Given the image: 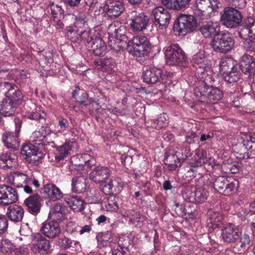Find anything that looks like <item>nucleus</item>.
<instances>
[{
    "instance_id": "nucleus-49",
    "label": "nucleus",
    "mask_w": 255,
    "mask_h": 255,
    "mask_svg": "<svg viewBox=\"0 0 255 255\" xmlns=\"http://www.w3.org/2000/svg\"><path fill=\"white\" fill-rule=\"evenodd\" d=\"M239 182L238 180L229 178L226 186V190L224 191V195H229L235 193L239 187Z\"/></svg>"
},
{
    "instance_id": "nucleus-47",
    "label": "nucleus",
    "mask_w": 255,
    "mask_h": 255,
    "mask_svg": "<svg viewBox=\"0 0 255 255\" xmlns=\"http://www.w3.org/2000/svg\"><path fill=\"white\" fill-rule=\"evenodd\" d=\"M101 65L103 70L108 73L115 72L117 70L116 62L111 58L103 59L101 62Z\"/></svg>"
},
{
    "instance_id": "nucleus-64",
    "label": "nucleus",
    "mask_w": 255,
    "mask_h": 255,
    "mask_svg": "<svg viewBox=\"0 0 255 255\" xmlns=\"http://www.w3.org/2000/svg\"><path fill=\"white\" fill-rule=\"evenodd\" d=\"M19 233L21 236L24 237V238H27V237L31 234V231L27 223L21 224Z\"/></svg>"
},
{
    "instance_id": "nucleus-55",
    "label": "nucleus",
    "mask_w": 255,
    "mask_h": 255,
    "mask_svg": "<svg viewBox=\"0 0 255 255\" xmlns=\"http://www.w3.org/2000/svg\"><path fill=\"white\" fill-rule=\"evenodd\" d=\"M86 199L89 204H98L101 202L102 198L99 191L94 190L86 196Z\"/></svg>"
},
{
    "instance_id": "nucleus-31",
    "label": "nucleus",
    "mask_w": 255,
    "mask_h": 255,
    "mask_svg": "<svg viewBox=\"0 0 255 255\" xmlns=\"http://www.w3.org/2000/svg\"><path fill=\"white\" fill-rule=\"evenodd\" d=\"M123 184L120 179H112L108 184L101 185L102 191L106 194L118 193L122 189Z\"/></svg>"
},
{
    "instance_id": "nucleus-61",
    "label": "nucleus",
    "mask_w": 255,
    "mask_h": 255,
    "mask_svg": "<svg viewBox=\"0 0 255 255\" xmlns=\"http://www.w3.org/2000/svg\"><path fill=\"white\" fill-rule=\"evenodd\" d=\"M85 22V15L83 13H79L78 16H75V22L73 26L81 28L84 25Z\"/></svg>"
},
{
    "instance_id": "nucleus-24",
    "label": "nucleus",
    "mask_w": 255,
    "mask_h": 255,
    "mask_svg": "<svg viewBox=\"0 0 255 255\" xmlns=\"http://www.w3.org/2000/svg\"><path fill=\"white\" fill-rule=\"evenodd\" d=\"M200 31L205 38L215 37L220 31V24L218 22L207 21L201 26Z\"/></svg>"
},
{
    "instance_id": "nucleus-19",
    "label": "nucleus",
    "mask_w": 255,
    "mask_h": 255,
    "mask_svg": "<svg viewBox=\"0 0 255 255\" xmlns=\"http://www.w3.org/2000/svg\"><path fill=\"white\" fill-rule=\"evenodd\" d=\"M196 96L201 98L200 100L204 103L215 104L222 98L223 94L219 88L209 85L207 86V91L205 95Z\"/></svg>"
},
{
    "instance_id": "nucleus-46",
    "label": "nucleus",
    "mask_w": 255,
    "mask_h": 255,
    "mask_svg": "<svg viewBox=\"0 0 255 255\" xmlns=\"http://www.w3.org/2000/svg\"><path fill=\"white\" fill-rule=\"evenodd\" d=\"M168 117L165 113L159 115L155 121L152 123V127L155 128L159 129L165 128L168 125Z\"/></svg>"
},
{
    "instance_id": "nucleus-53",
    "label": "nucleus",
    "mask_w": 255,
    "mask_h": 255,
    "mask_svg": "<svg viewBox=\"0 0 255 255\" xmlns=\"http://www.w3.org/2000/svg\"><path fill=\"white\" fill-rule=\"evenodd\" d=\"M206 61L207 55L205 51L203 50H199L192 57V62L194 64L206 65L205 63Z\"/></svg>"
},
{
    "instance_id": "nucleus-17",
    "label": "nucleus",
    "mask_w": 255,
    "mask_h": 255,
    "mask_svg": "<svg viewBox=\"0 0 255 255\" xmlns=\"http://www.w3.org/2000/svg\"><path fill=\"white\" fill-rule=\"evenodd\" d=\"M103 8L107 15L112 18L118 17L125 9L123 0H107Z\"/></svg>"
},
{
    "instance_id": "nucleus-5",
    "label": "nucleus",
    "mask_w": 255,
    "mask_h": 255,
    "mask_svg": "<svg viewBox=\"0 0 255 255\" xmlns=\"http://www.w3.org/2000/svg\"><path fill=\"white\" fill-rule=\"evenodd\" d=\"M210 45L216 52L227 53L233 47L234 40L229 33H219L212 39Z\"/></svg>"
},
{
    "instance_id": "nucleus-9",
    "label": "nucleus",
    "mask_w": 255,
    "mask_h": 255,
    "mask_svg": "<svg viewBox=\"0 0 255 255\" xmlns=\"http://www.w3.org/2000/svg\"><path fill=\"white\" fill-rule=\"evenodd\" d=\"M14 122L15 132H4L2 136V140L4 146L7 148L16 150L19 145L18 135L21 128V122L18 118L14 119Z\"/></svg>"
},
{
    "instance_id": "nucleus-63",
    "label": "nucleus",
    "mask_w": 255,
    "mask_h": 255,
    "mask_svg": "<svg viewBox=\"0 0 255 255\" xmlns=\"http://www.w3.org/2000/svg\"><path fill=\"white\" fill-rule=\"evenodd\" d=\"M245 20L247 25L250 28L251 33L255 36V19L253 17L249 16Z\"/></svg>"
},
{
    "instance_id": "nucleus-32",
    "label": "nucleus",
    "mask_w": 255,
    "mask_h": 255,
    "mask_svg": "<svg viewBox=\"0 0 255 255\" xmlns=\"http://www.w3.org/2000/svg\"><path fill=\"white\" fill-rule=\"evenodd\" d=\"M43 192L51 201H55L60 200L63 197L61 190L54 184H47L43 187Z\"/></svg>"
},
{
    "instance_id": "nucleus-52",
    "label": "nucleus",
    "mask_w": 255,
    "mask_h": 255,
    "mask_svg": "<svg viewBox=\"0 0 255 255\" xmlns=\"http://www.w3.org/2000/svg\"><path fill=\"white\" fill-rule=\"evenodd\" d=\"M45 115V113L40 108H36L34 111L28 112L26 116L30 120H38L44 119Z\"/></svg>"
},
{
    "instance_id": "nucleus-41",
    "label": "nucleus",
    "mask_w": 255,
    "mask_h": 255,
    "mask_svg": "<svg viewBox=\"0 0 255 255\" xmlns=\"http://www.w3.org/2000/svg\"><path fill=\"white\" fill-rule=\"evenodd\" d=\"M15 246L9 240L3 239L0 241V255H10Z\"/></svg>"
},
{
    "instance_id": "nucleus-11",
    "label": "nucleus",
    "mask_w": 255,
    "mask_h": 255,
    "mask_svg": "<svg viewBox=\"0 0 255 255\" xmlns=\"http://www.w3.org/2000/svg\"><path fill=\"white\" fill-rule=\"evenodd\" d=\"M223 23L228 28H235L242 21V15L238 10L231 7L224 8L221 17Z\"/></svg>"
},
{
    "instance_id": "nucleus-29",
    "label": "nucleus",
    "mask_w": 255,
    "mask_h": 255,
    "mask_svg": "<svg viewBox=\"0 0 255 255\" xmlns=\"http://www.w3.org/2000/svg\"><path fill=\"white\" fill-rule=\"evenodd\" d=\"M209 218L207 220V227L209 232H212L214 229L218 228L222 224L223 216L221 213L218 211L209 212Z\"/></svg>"
},
{
    "instance_id": "nucleus-57",
    "label": "nucleus",
    "mask_w": 255,
    "mask_h": 255,
    "mask_svg": "<svg viewBox=\"0 0 255 255\" xmlns=\"http://www.w3.org/2000/svg\"><path fill=\"white\" fill-rule=\"evenodd\" d=\"M57 128L59 132L64 133L69 128L68 121L64 118L59 119Z\"/></svg>"
},
{
    "instance_id": "nucleus-23",
    "label": "nucleus",
    "mask_w": 255,
    "mask_h": 255,
    "mask_svg": "<svg viewBox=\"0 0 255 255\" xmlns=\"http://www.w3.org/2000/svg\"><path fill=\"white\" fill-rule=\"evenodd\" d=\"M111 175L110 170L104 166L95 167L90 173L91 179L95 182L101 184L103 185L106 179Z\"/></svg>"
},
{
    "instance_id": "nucleus-37",
    "label": "nucleus",
    "mask_w": 255,
    "mask_h": 255,
    "mask_svg": "<svg viewBox=\"0 0 255 255\" xmlns=\"http://www.w3.org/2000/svg\"><path fill=\"white\" fill-rule=\"evenodd\" d=\"M72 142H66L63 145L56 146V151L55 153V159L57 161L63 160L68 156L70 150L71 149Z\"/></svg>"
},
{
    "instance_id": "nucleus-25",
    "label": "nucleus",
    "mask_w": 255,
    "mask_h": 255,
    "mask_svg": "<svg viewBox=\"0 0 255 255\" xmlns=\"http://www.w3.org/2000/svg\"><path fill=\"white\" fill-rule=\"evenodd\" d=\"M240 69L245 74L249 75L255 73V59L253 56L245 54L242 56Z\"/></svg>"
},
{
    "instance_id": "nucleus-12",
    "label": "nucleus",
    "mask_w": 255,
    "mask_h": 255,
    "mask_svg": "<svg viewBox=\"0 0 255 255\" xmlns=\"http://www.w3.org/2000/svg\"><path fill=\"white\" fill-rule=\"evenodd\" d=\"M241 235V229L231 223L224 225L221 229V237L226 243H235L239 240Z\"/></svg>"
},
{
    "instance_id": "nucleus-48",
    "label": "nucleus",
    "mask_w": 255,
    "mask_h": 255,
    "mask_svg": "<svg viewBox=\"0 0 255 255\" xmlns=\"http://www.w3.org/2000/svg\"><path fill=\"white\" fill-rule=\"evenodd\" d=\"M204 186V188H195V202L203 203L205 201L208 196V193Z\"/></svg>"
},
{
    "instance_id": "nucleus-35",
    "label": "nucleus",
    "mask_w": 255,
    "mask_h": 255,
    "mask_svg": "<svg viewBox=\"0 0 255 255\" xmlns=\"http://www.w3.org/2000/svg\"><path fill=\"white\" fill-rule=\"evenodd\" d=\"M109 38H118L125 36V28L119 21H115L109 25L108 30Z\"/></svg>"
},
{
    "instance_id": "nucleus-15",
    "label": "nucleus",
    "mask_w": 255,
    "mask_h": 255,
    "mask_svg": "<svg viewBox=\"0 0 255 255\" xmlns=\"http://www.w3.org/2000/svg\"><path fill=\"white\" fill-rule=\"evenodd\" d=\"M156 25L159 28L166 27L169 24L171 15L169 11L162 6H157L153 8L151 11Z\"/></svg>"
},
{
    "instance_id": "nucleus-28",
    "label": "nucleus",
    "mask_w": 255,
    "mask_h": 255,
    "mask_svg": "<svg viewBox=\"0 0 255 255\" xmlns=\"http://www.w3.org/2000/svg\"><path fill=\"white\" fill-rule=\"evenodd\" d=\"M24 213V210L21 206L14 204L7 208L6 215L10 221L14 222H19L23 219Z\"/></svg>"
},
{
    "instance_id": "nucleus-1",
    "label": "nucleus",
    "mask_w": 255,
    "mask_h": 255,
    "mask_svg": "<svg viewBox=\"0 0 255 255\" xmlns=\"http://www.w3.org/2000/svg\"><path fill=\"white\" fill-rule=\"evenodd\" d=\"M51 130L47 127H42L39 130L34 131L30 137L33 144H25L21 148V154L29 163L36 164L39 160L38 148L36 145H45L48 143L47 136Z\"/></svg>"
},
{
    "instance_id": "nucleus-3",
    "label": "nucleus",
    "mask_w": 255,
    "mask_h": 255,
    "mask_svg": "<svg viewBox=\"0 0 255 255\" xmlns=\"http://www.w3.org/2000/svg\"><path fill=\"white\" fill-rule=\"evenodd\" d=\"M166 63L169 65L185 67L188 64L184 52L178 44H171L164 48Z\"/></svg>"
},
{
    "instance_id": "nucleus-51",
    "label": "nucleus",
    "mask_w": 255,
    "mask_h": 255,
    "mask_svg": "<svg viewBox=\"0 0 255 255\" xmlns=\"http://www.w3.org/2000/svg\"><path fill=\"white\" fill-rule=\"evenodd\" d=\"M195 187L187 186L182 192V197L184 200L194 203L195 200Z\"/></svg>"
},
{
    "instance_id": "nucleus-27",
    "label": "nucleus",
    "mask_w": 255,
    "mask_h": 255,
    "mask_svg": "<svg viewBox=\"0 0 255 255\" xmlns=\"http://www.w3.org/2000/svg\"><path fill=\"white\" fill-rule=\"evenodd\" d=\"M206 156L207 153L205 150L197 149L195 151V155L193 157L192 161L190 162L189 164L192 168L188 170V173L193 172V176L195 177L194 172L196 171L195 168L201 166L207 161Z\"/></svg>"
},
{
    "instance_id": "nucleus-56",
    "label": "nucleus",
    "mask_w": 255,
    "mask_h": 255,
    "mask_svg": "<svg viewBox=\"0 0 255 255\" xmlns=\"http://www.w3.org/2000/svg\"><path fill=\"white\" fill-rule=\"evenodd\" d=\"M243 46L247 51H255V36L252 35L243 42Z\"/></svg>"
},
{
    "instance_id": "nucleus-58",
    "label": "nucleus",
    "mask_w": 255,
    "mask_h": 255,
    "mask_svg": "<svg viewBox=\"0 0 255 255\" xmlns=\"http://www.w3.org/2000/svg\"><path fill=\"white\" fill-rule=\"evenodd\" d=\"M112 255H129V251L127 247L119 245L112 250Z\"/></svg>"
},
{
    "instance_id": "nucleus-21",
    "label": "nucleus",
    "mask_w": 255,
    "mask_h": 255,
    "mask_svg": "<svg viewBox=\"0 0 255 255\" xmlns=\"http://www.w3.org/2000/svg\"><path fill=\"white\" fill-rule=\"evenodd\" d=\"M228 179L225 176H221L216 177L213 182L207 176L204 177V186H207L210 189L213 188L218 192L224 194Z\"/></svg>"
},
{
    "instance_id": "nucleus-13",
    "label": "nucleus",
    "mask_w": 255,
    "mask_h": 255,
    "mask_svg": "<svg viewBox=\"0 0 255 255\" xmlns=\"http://www.w3.org/2000/svg\"><path fill=\"white\" fill-rule=\"evenodd\" d=\"M186 155L179 151L169 150L166 152L164 162L170 170H174L180 166L182 162L185 159Z\"/></svg>"
},
{
    "instance_id": "nucleus-30",
    "label": "nucleus",
    "mask_w": 255,
    "mask_h": 255,
    "mask_svg": "<svg viewBox=\"0 0 255 255\" xmlns=\"http://www.w3.org/2000/svg\"><path fill=\"white\" fill-rule=\"evenodd\" d=\"M16 108V106L10 97L7 96L0 102V114L4 117L11 116L14 114Z\"/></svg>"
},
{
    "instance_id": "nucleus-34",
    "label": "nucleus",
    "mask_w": 255,
    "mask_h": 255,
    "mask_svg": "<svg viewBox=\"0 0 255 255\" xmlns=\"http://www.w3.org/2000/svg\"><path fill=\"white\" fill-rule=\"evenodd\" d=\"M17 165V158L15 155L7 153L0 154V168H15Z\"/></svg>"
},
{
    "instance_id": "nucleus-4",
    "label": "nucleus",
    "mask_w": 255,
    "mask_h": 255,
    "mask_svg": "<svg viewBox=\"0 0 255 255\" xmlns=\"http://www.w3.org/2000/svg\"><path fill=\"white\" fill-rule=\"evenodd\" d=\"M129 52L134 56H144L150 49V43L145 36H136L128 42Z\"/></svg>"
},
{
    "instance_id": "nucleus-54",
    "label": "nucleus",
    "mask_w": 255,
    "mask_h": 255,
    "mask_svg": "<svg viewBox=\"0 0 255 255\" xmlns=\"http://www.w3.org/2000/svg\"><path fill=\"white\" fill-rule=\"evenodd\" d=\"M50 9L51 10V14L54 18V20H56V18H64V10L61 6L54 3H52L50 5Z\"/></svg>"
},
{
    "instance_id": "nucleus-16",
    "label": "nucleus",
    "mask_w": 255,
    "mask_h": 255,
    "mask_svg": "<svg viewBox=\"0 0 255 255\" xmlns=\"http://www.w3.org/2000/svg\"><path fill=\"white\" fill-rule=\"evenodd\" d=\"M7 182L17 188H21L23 185L30 184L32 182V175H28L21 172H13L7 174Z\"/></svg>"
},
{
    "instance_id": "nucleus-45",
    "label": "nucleus",
    "mask_w": 255,
    "mask_h": 255,
    "mask_svg": "<svg viewBox=\"0 0 255 255\" xmlns=\"http://www.w3.org/2000/svg\"><path fill=\"white\" fill-rule=\"evenodd\" d=\"M225 80L229 83H234L238 81L241 77V73L238 70V68L236 67L234 69L230 70L227 73H225L223 75Z\"/></svg>"
},
{
    "instance_id": "nucleus-14",
    "label": "nucleus",
    "mask_w": 255,
    "mask_h": 255,
    "mask_svg": "<svg viewBox=\"0 0 255 255\" xmlns=\"http://www.w3.org/2000/svg\"><path fill=\"white\" fill-rule=\"evenodd\" d=\"M18 199L17 191L13 188L6 185H0V205L8 206L15 203Z\"/></svg>"
},
{
    "instance_id": "nucleus-39",
    "label": "nucleus",
    "mask_w": 255,
    "mask_h": 255,
    "mask_svg": "<svg viewBox=\"0 0 255 255\" xmlns=\"http://www.w3.org/2000/svg\"><path fill=\"white\" fill-rule=\"evenodd\" d=\"M98 34L99 33H97L94 29L82 31L80 43L82 42L85 44H87V46L90 48V45L94 40L96 36H98Z\"/></svg>"
},
{
    "instance_id": "nucleus-8",
    "label": "nucleus",
    "mask_w": 255,
    "mask_h": 255,
    "mask_svg": "<svg viewBox=\"0 0 255 255\" xmlns=\"http://www.w3.org/2000/svg\"><path fill=\"white\" fill-rule=\"evenodd\" d=\"M129 16L130 27L134 32L142 31L149 25V18L143 12L133 10L130 12Z\"/></svg>"
},
{
    "instance_id": "nucleus-42",
    "label": "nucleus",
    "mask_w": 255,
    "mask_h": 255,
    "mask_svg": "<svg viewBox=\"0 0 255 255\" xmlns=\"http://www.w3.org/2000/svg\"><path fill=\"white\" fill-rule=\"evenodd\" d=\"M236 66L233 59L231 58L224 57L221 59L220 62V71L223 75L230 70L234 69Z\"/></svg>"
},
{
    "instance_id": "nucleus-10",
    "label": "nucleus",
    "mask_w": 255,
    "mask_h": 255,
    "mask_svg": "<svg viewBox=\"0 0 255 255\" xmlns=\"http://www.w3.org/2000/svg\"><path fill=\"white\" fill-rule=\"evenodd\" d=\"M31 249L35 255H45L50 253L51 246L48 240L37 233L33 236Z\"/></svg>"
},
{
    "instance_id": "nucleus-36",
    "label": "nucleus",
    "mask_w": 255,
    "mask_h": 255,
    "mask_svg": "<svg viewBox=\"0 0 255 255\" xmlns=\"http://www.w3.org/2000/svg\"><path fill=\"white\" fill-rule=\"evenodd\" d=\"M65 201L70 207L76 212H81L84 209V202L78 196H70L66 198Z\"/></svg>"
},
{
    "instance_id": "nucleus-26",
    "label": "nucleus",
    "mask_w": 255,
    "mask_h": 255,
    "mask_svg": "<svg viewBox=\"0 0 255 255\" xmlns=\"http://www.w3.org/2000/svg\"><path fill=\"white\" fill-rule=\"evenodd\" d=\"M41 199L38 194H35L26 198L24 203L27 207L28 211L31 214H37L41 208Z\"/></svg>"
},
{
    "instance_id": "nucleus-20",
    "label": "nucleus",
    "mask_w": 255,
    "mask_h": 255,
    "mask_svg": "<svg viewBox=\"0 0 255 255\" xmlns=\"http://www.w3.org/2000/svg\"><path fill=\"white\" fill-rule=\"evenodd\" d=\"M40 232L47 238L54 239L60 235L61 229L57 222L47 221L42 224Z\"/></svg>"
},
{
    "instance_id": "nucleus-38",
    "label": "nucleus",
    "mask_w": 255,
    "mask_h": 255,
    "mask_svg": "<svg viewBox=\"0 0 255 255\" xmlns=\"http://www.w3.org/2000/svg\"><path fill=\"white\" fill-rule=\"evenodd\" d=\"M81 32L76 27L69 26L66 29V36L72 42L80 43Z\"/></svg>"
},
{
    "instance_id": "nucleus-33",
    "label": "nucleus",
    "mask_w": 255,
    "mask_h": 255,
    "mask_svg": "<svg viewBox=\"0 0 255 255\" xmlns=\"http://www.w3.org/2000/svg\"><path fill=\"white\" fill-rule=\"evenodd\" d=\"M92 52L96 56H103L107 51V46L103 39L99 36H96L94 40L90 45Z\"/></svg>"
},
{
    "instance_id": "nucleus-7",
    "label": "nucleus",
    "mask_w": 255,
    "mask_h": 255,
    "mask_svg": "<svg viewBox=\"0 0 255 255\" xmlns=\"http://www.w3.org/2000/svg\"><path fill=\"white\" fill-rule=\"evenodd\" d=\"M196 26V20L193 15L181 14L178 18L177 23L174 25V30L178 35H184L192 31Z\"/></svg>"
},
{
    "instance_id": "nucleus-6",
    "label": "nucleus",
    "mask_w": 255,
    "mask_h": 255,
    "mask_svg": "<svg viewBox=\"0 0 255 255\" xmlns=\"http://www.w3.org/2000/svg\"><path fill=\"white\" fill-rule=\"evenodd\" d=\"M194 13L201 19L207 18L214 10L222 6L219 0H196Z\"/></svg>"
},
{
    "instance_id": "nucleus-50",
    "label": "nucleus",
    "mask_w": 255,
    "mask_h": 255,
    "mask_svg": "<svg viewBox=\"0 0 255 255\" xmlns=\"http://www.w3.org/2000/svg\"><path fill=\"white\" fill-rule=\"evenodd\" d=\"M85 178L83 177H74L72 181V189L75 192H82L84 187H85L84 181Z\"/></svg>"
},
{
    "instance_id": "nucleus-60",
    "label": "nucleus",
    "mask_w": 255,
    "mask_h": 255,
    "mask_svg": "<svg viewBox=\"0 0 255 255\" xmlns=\"http://www.w3.org/2000/svg\"><path fill=\"white\" fill-rule=\"evenodd\" d=\"M250 34H252V33H251L250 28L249 26L247 25L246 20H245L244 26L239 31V35L240 37L246 40L247 38L250 37L251 36Z\"/></svg>"
},
{
    "instance_id": "nucleus-22",
    "label": "nucleus",
    "mask_w": 255,
    "mask_h": 255,
    "mask_svg": "<svg viewBox=\"0 0 255 255\" xmlns=\"http://www.w3.org/2000/svg\"><path fill=\"white\" fill-rule=\"evenodd\" d=\"M162 71L160 69L153 68L145 71L142 75L143 80L147 84H154L158 81L165 83L164 78L166 76L162 75Z\"/></svg>"
},
{
    "instance_id": "nucleus-2",
    "label": "nucleus",
    "mask_w": 255,
    "mask_h": 255,
    "mask_svg": "<svg viewBox=\"0 0 255 255\" xmlns=\"http://www.w3.org/2000/svg\"><path fill=\"white\" fill-rule=\"evenodd\" d=\"M255 143V138L250 134L237 135L231 140L233 150L237 154L239 158H246L249 157V151L252 147L251 145Z\"/></svg>"
},
{
    "instance_id": "nucleus-44",
    "label": "nucleus",
    "mask_w": 255,
    "mask_h": 255,
    "mask_svg": "<svg viewBox=\"0 0 255 255\" xmlns=\"http://www.w3.org/2000/svg\"><path fill=\"white\" fill-rule=\"evenodd\" d=\"M126 214V216L129 218V221L134 224L135 226L140 227L143 225L144 217L139 213L132 210H128Z\"/></svg>"
},
{
    "instance_id": "nucleus-59",
    "label": "nucleus",
    "mask_w": 255,
    "mask_h": 255,
    "mask_svg": "<svg viewBox=\"0 0 255 255\" xmlns=\"http://www.w3.org/2000/svg\"><path fill=\"white\" fill-rule=\"evenodd\" d=\"M8 222L6 217L0 214V235H3L7 230Z\"/></svg>"
},
{
    "instance_id": "nucleus-18",
    "label": "nucleus",
    "mask_w": 255,
    "mask_h": 255,
    "mask_svg": "<svg viewBox=\"0 0 255 255\" xmlns=\"http://www.w3.org/2000/svg\"><path fill=\"white\" fill-rule=\"evenodd\" d=\"M215 74L213 70L210 67H206V72L204 75V79H198L199 82L197 86L194 89V93L195 96H200L205 95L207 91V86L210 85L214 81Z\"/></svg>"
},
{
    "instance_id": "nucleus-40",
    "label": "nucleus",
    "mask_w": 255,
    "mask_h": 255,
    "mask_svg": "<svg viewBox=\"0 0 255 255\" xmlns=\"http://www.w3.org/2000/svg\"><path fill=\"white\" fill-rule=\"evenodd\" d=\"M68 210L65 206L60 204H56L51 209L49 215L51 217L60 219L62 218L67 213Z\"/></svg>"
},
{
    "instance_id": "nucleus-62",
    "label": "nucleus",
    "mask_w": 255,
    "mask_h": 255,
    "mask_svg": "<svg viewBox=\"0 0 255 255\" xmlns=\"http://www.w3.org/2000/svg\"><path fill=\"white\" fill-rule=\"evenodd\" d=\"M79 229V227L75 222L73 221L69 222L66 226V231L69 234H73L77 232Z\"/></svg>"
},
{
    "instance_id": "nucleus-43",
    "label": "nucleus",
    "mask_w": 255,
    "mask_h": 255,
    "mask_svg": "<svg viewBox=\"0 0 255 255\" xmlns=\"http://www.w3.org/2000/svg\"><path fill=\"white\" fill-rule=\"evenodd\" d=\"M102 207L103 210L109 212L116 211L119 208L116 198L114 196H110L105 199L102 202Z\"/></svg>"
}]
</instances>
